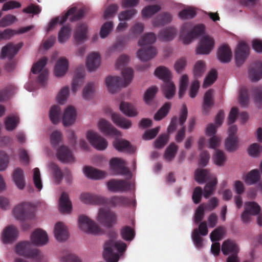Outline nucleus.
Masks as SVG:
<instances>
[{
	"instance_id": "f257e3e1",
	"label": "nucleus",
	"mask_w": 262,
	"mask_h": 262,
	"mask_svg": "<svg viewBox=\"0 0 262 262\" xmlns=\"http://www.w3.org/2000/svg\"><path fill=\"white\" fill-rule=\"evenodd\" d=\"M109 240L105 242L104 247L103 257L107 262H117L119 260V255L114 253V250H117L120 253L125 251L126 245L121 241H116L118 237L117 232L111 230L108 233Z\"/></svg>"
},
{
	"instance_id": "f03ea898",
	"label": "nucleus",
	"mask_w": 262,
	"mask_h": 262,
	"mask_svg": "<svg viewBox=\"0 0 262 262\" xmlns=\"http://www.w3.org/2000/svg\"><path fill=\"white\" fill-rule=\"evenodd\" d=\"M156 39V36L154 33H147L139 40L138 45L142 48L138 51L137 56L141 60L148 61L156 56L157 50L151 46Z\"/></svg>"
},
{
	"instance_id": "7ed1b4c3",
	"label": "nucleus",
	"mask_w": 262,
	"mask_h": 262,
	"mask_svg": "<svg viewBox=\"0 0 262 262\" xmlns=\"http://www.w3.org/2000/svg\"><path fill=\"white\" fill-rule=\"evenodd\" d=\"M123 80L118 76H109L105 79V84L111 93H115L119 88L126 87L132 82L134 71L129 68H124L122 71Z\"/></svg>"
},
{
	"instance_id": "20e7f679",
	"label": "nucleus",
	"mask_w": 262,
	"mask_h": 262,
	"mask_svg": "<svg viewBox=\"0 0 262 262\" xmlns=\"http://www.w3.org/2000/svg\"><path fill=\"white\" fill-rule=\"evenodd\" d=\"M15 252L27 258H31L36 262H47L40 251L37 248H33L32 244L29 241L18 243L15 246Z\"/></svg>"
},
{
	"instance_id": "39448f33",
	"label": "nucleus",
	"mask_w": 262,
	"mask_h": 262,
	"mask_svg": "<svg viewBox=\"0 0 262 262\" xmlns=\"http://www.w3.org/2000/svg\"><path fill=\"white\" fill-rule=\"evenodd\" d=\"M204 30L205 27L203 25L192 27L191 23H185L181 28L180 37L184 44H189L193 39L203 34Z\"/></svg>"
},
{
	"instance_id": "423d86ee",
	"label": "nucleus",
	"mask_w": 262,
	"mask_h": 262,
	"mask_svg": "<svg viewBox=\"0 0 262 262\" xmlns=\"http://www.w3.org/2000/svg\"><path fill=\"white\" fill-rule=\"evenodd\" d=\"M84 16V11L82 9L78 10L76 7H73L70 8L64 15L62 17L60 20L58 17L53 19L49 24L47 32H49L58 23L63 24L65 23L68 18L71 21H76L81 19Z\"/></svg>"
},
{
	"instance_id": "0eeeda50",
	"label": "nucleus",
	"mask_w": 262,
	"mask_h": 262,
	"mask_svg": "<svg viewBox=\"0 0 262 262\" xmlns=\"http://www.w3.org/2000/svg\"><path fill=\"white\" fill-rule=\"evenodd\" d=\"M13 213L17 220H32L35 217V208L31 203L23 202L15 207Z\"/></svg>"
},
{
	"instance_id": "6e6552de",
	"label": "nucleus",
	"mask_w": 262,
	"mask_h": 262,
	"mask_svg": "<svg viewBox=\"0 0 262 262\" xmlns=\"http://www.w3.org/2000/svg\"><path fill=\"white\" fill-rule=\"evenodd\" d=\"M78 226L81 230L88 233L98 234L101 232V229L99 226L84 215L79 216Z\"/></svg>"
},
{
	"instance_id": "1a4fd4ad",
	"label": "nucleus",
	"mask_w": 262,
	"mask_h": 262,
	"mask_svg": "<svg viewBox=\"0 0 262 262\" xmlns=\"http://www.w3.org/2000/svg\"><path fill=\"white\" fill-rule=\"evenodd\" d=\"M97 220L104 226L111 228L117 223V215L110 209L101 208L99 210Z\"/></svg>"
},
{
	"instance_id": "9d476101",
	"label": "nucleus",
	"mask_w": 262,
	"mask_h": 262,
	"mask_svg": "<svg viewBox=\"0 0 262 262\" xmlns=\"http://www.w3.org/2000/svg\"><path fill=\"white\" fill-rule=\"evenodd\" d=\"M126 164L124 160L118 158H112L110 162V168L114 172V175L130 176L131 173L128 168L125 166Z\"/></svg>"
},
{
	"instance_id": "9b49d317",
	"label": "nucleus",
	"mask_w": 262,
	"mask_h": 262,
	"mask_svg": "<svg viewBox=\"0 0 262 262\" xmlns=\"http://www.w3.org/2000/svg\"><path fill=\"white\" fill-rule=\"evenodd\" d=\"M86 138L91 144L98 150H104L107 146L106 140L93 131H88L86 134Z\"/></svg>"
},
{
	"instance_id": "f8f14e48",
	"label": "nucleus",
	"mask_w": 262,
	"mask_h": 262,
	"mask_svg": "<svg viewBox=\"0 0 262 262\" xmlns=\"http://www.w3.org/2000/svg\"><path fill=\"white\" fill-rule=\"evenodd\" d=\"M107 187L111 192H124L130 188V184L124 180L112 179L107 182Z\"/></svg>"
},
{
	"instance_id": "ddd939ff",
	"label": "nucleus",
	"mask_w": 262,
	"mask_h": 262,
	"mask_svg": "<svg viewBox=\"0 0 262 262\" xmlns=\"http://www.w3.org/2000/svg\"><path fill=\"white\" fill-rule=\"evenodd\" d=\"M214 41L211 37L205 35L201 38L199 45L196 48V54L207 55L213 49Z\"/></svg>"
},
{
	"instance_id": "4468645a",
	"label": "nucleus",
	"mask_w": 262,
	"mask_h": 262,
	"mask_svg": "<svg viewBox=\"0 0 262 262\" xmlns=\"http://www.w3.org/2000/svg\"><path fill=\"white\" fill-rule=\"evenodd\" d=\"M188 116V110L186 104H183L180 112L179 123L182 128L178 132L176 136V140L178 142H181L184 139L185 136V126L184 124Z\"/></svg>"
},
{
	"instance_id": "2eb2a0df",
	"label": "nucleus",
	"mask_w": 262,
	"mask_h": 262,
	"mask_svg": "<svg viewBox=\"0 0 262 262\" xmlns=\"http://www.w3.org/2000/svg\"><path fill=\"white\" fill-rule=\"evenodd\" d=\"M249 47L244 42H239L235 52L236 64L238 67L242 65L249 55Z\"/></svg>"
},
{
	"instance_id": "dca6fc26",
	"label": "nucleus",
	"mask_w": 262,
	"mask_h": 262,
	"mask_svg": "<svg viewBox=\"0 0 262 262\" xmlns=\"http://www.w3.org/2000/svg\"><path fill=\"white\" fill-rule=\"evenodd\" d=\"M21 47V43L17 45H14L12 42L7 43L2 49L1 58L4 59L8 57L9 59H13Z\"/></svg>"
},
{
	"instance_id": "f3484780",
	"label": "nucleus",
	"mask_w": 262,
	"mask_h": 262,
	"mask_svg": "<svg viewBox=\"0 0 262 262\" xmlns=\"http://www.w3.org/2000/svg\"><path fill=\"white\" fill-rule=\"evenodd\" d=\"M104 199L105 202L102 205L112 207L129 205L133 203L132 200L122 196H114L110 199L104 197Z\"/></svg>"
},
{
	"instance_id": "a211bd4d",
	"label": "nucleus",
	"mask_w": 262,
	"mask_h": 262,
	"mask_svg": "<svg viewBox=\"0 0 262 262\" xmlns=\"http://www.w3.org/2000/svg\"><path fill=\"white\" fill-rule=\"evenodd\" d=\"M31 241L36 246H43L48 242V236L46 231L38 228L31 235Z\"/></svg>"
},
{
	"instance_id": "6ab92c4d",
	"label": "nucleus",
	"mask_w": 262,
	"mask_h": 262,
	"mask_svg": "<svg viewBox=\"0 0 262 262\" xmlns=\"http://www.w3.org/2000/svg\"><path fill=\"white\" fill-rule=\"evenodd\" d=\"M113 145L119 151L133 154L136 150V148L132 145L128 141L123 139H116L113 142Z\"/></svg>"
},
{
	"instance_id": "aec40b11",
	"label": "nucleus",
	"mask_w": 262,
	"mask_h": 262,
	"mask_svg": "<svg viewBox=\"0 0 262 262\" xmlns=\"http://www.w3.org/2000/svg\"><path fill=\"white\" fill-rule=\"evenodd\" d=\"M18 235L16 228L12 225L6 227L2 233V239L4 244H8L15 240Z\"/></svg>"
},
{
	"instance_id": "412c9836",
	"label": "nucleus",
	"mask_w": 262,
	"mask_h": 262,
	"mask_svg": "<svg viewBox=\"0 0 262 262\" xmlns=\"http://www.w3.org/2000/svg\"><path fill=\"white\" fill-rule=\"evenodd\" d=\"M80 200L85 204H93L102 205L105 202L104 197L91 194L90 193H82L80 195Z\"/></svg>"
},
{
	"instance_id": "4be33fe9",
	"label": "nucleus",
	"mask_w": 262,
	"mask_h": 262,
	"mask_svg": "<svg viewBox=\"0 0 262 262\" xmlns=\"http://www.w3.org/2000/svg\"><path fill=\"white\" fill-rule=\"evenodd\" d=\"M56 156L57 158L63 163H69L74 161V157L71 150L64 145L60 146L57 149Z\"/></svg>"
},
{
	"instance_id": "5701e85b",
	"label": "nucleus",
	"mask_w": 262,
	"mask_h": 262,
	"mask_svg": "<svg viewBox=\"0 0 262 262\" xmlns=\"http://www.w3.org/2000/svg\"><path fill=\"white\" fill-rule=\"evenodd\" d=\"M99 127L101 132L110 136H119L120 133L108 121L101 119L99 122Z\"/></svg>"
},
{
	"instance_id": "b1692460",
	"label": "nucleus",
	"mask_w": 262,
	"mask_h": 262,
	"mask_svg": "<svg viewBox=\"0 0 262 262\" xmlns=\"http://www.w3.org/2000/svg\"><path fill=\"white\" fill-rule=\"evenodd\" d=\"M54 235L58 241H64L67 240L69 234L66 226L61 222H58L54 227Z\"/></svg>"
},
{
	"instance_id": "393cba45",
	"label": "nucleus",
	"mask_w": 262,
	"mask_h": 262,
	"mask_svg": "<svg viewBox=\"0 0 262 262\" xmlns=\"http://www.w3.org/2000/svg\"><path fill=\"white\" fill-rule=\"evenodd\" d=\"M76 111L72 106H69L65 110L62 122L64 126H68L73 124L76 118Z\"/></svg>"
},
{
	"instance_id": "a878e982",
	"label": "nucleus",
	"mask_w": 262,
	"mask_h": 262,
	"mask_svg": "<svg viewBox=\"0 0 262 262\" xmlns=\"http://www.w3.org/2000/svg\"><path fill=\"white\" fill-rule=\"evenodd\" d=\"M249 76L252 81H257L262 78V62H256L249 70Z\"/></svg>"
},
{
	"instance_id": "bb28decb",
	"label": "nucleus",
	"mask_w": 262,
	"mask_h": 262,
	"mask_svg": "<svg viewBox=\"0 0 262 262\" xmlns=\"http://www.w3.org/2000/svg\"><path fill=\"white\" fill-rule=\"evenodd\" d=\"M232 56V51L228 45H223L219 48L217 58L221 62H229L231 61Z\"/></svg>"
},
{
	"instance_id": "cd10ccee",
	"label": "nucleus",
	"mask_w": 262,
	"mask_h": 262,
	"mask_svg": "<svg viewBox=\"0 0 262 262\" xmlns=\"http://www.w3.org/2000/svg\"><path fill=\"white\" fill-rule=\"evenodd\" d=\"M85 175L89 178L95 180L102 179L106 177L107 173L91 166H85L83 169Z\"/></svg>"
},
{
	"instance_id": "c85d7f7f",
	"label": "nucleus",
	"mask_w": 262,
	"mask_h": 262,
	"mask_svg": "<svg viewBox=\"0 0 262 262\" xmlns=\"http://www.w3.org/2000/svg\"><path fill=\"white\" fill-rule=\"evenodd\" d=\"M213 177H215L207 169H197L195 171V180L199 184H203L208 180L210 181Z\"/></svg>"
},
{
	"instance_id": "c756f323",
	"label": "nucleus",
	"mask_w": 262,
	"mask_h": 262,
	"mask_svg": "<svg viewBox=\"0 0 262 262\" xmlns=\"http://www.w3.org/2000/svg\"><path fill=\"white\" fill-rule=\"evenodd\" d=\"M100 63V54L93 52L90 54L87 58L86 65L88 70L93 71L99 67Z\"/></svg>"
},
{
	"instance_id": "7c9ffc66",
	"label": "nucleus",
	"mask_w": 262,
	"mask_h": 262,
	"mask_svg": "<svg viewBox=\"0 0 262 262\" xmlns=\"http://www.w3.org/2000/svg\"><path fill=\"white\" fill-rule=\"evenodd\" d=\"M222 251L225 255H227L229 253H231V255H237L239 249L237 245L234 241L227 239L223 242L222 246Z\"/></svg>"
},
{
	"instance_id": "2f4dec72",
	"label": "nucleus",
	"mask_w": 262,
	"mask_h": 262,
	"mask_svg": "<svg viewBox=\"0 0 262 262\" xmlns=\"http://www.w3.org/2000/svg\"><path fill=\"white\" fill-rule=\"evenodd\" d=\"M69 67L68 60L65 58L58 60L55 66L54 73L57 77H61L67 73Z\"/></svg>"
},
{
	"instance_id": "473e14b6",
	"label": "nucleus",
	"mask_w": 262,
	"mask_h": 262,
	"mask_svg": "<svg viewBox=\"0 0 262 262\" xmlns=\"http://www.w3.org/2000/svg\"><path fill=\"white\" fill-rule=\"evenodd\" d=\"M112 119L116 125L123 129H128L132 126L131 121L119 114L112 113Z\"/></svg>"
},
{
	"instance_id": "72a5a7b5",
	"label": "nucleus",
	"mask_w": 262,
	"mask_h": 262,
	"mask_svg": "<svg viewBox=\"0 0 262 262\" xmlns=\"http://www.w3.org/2000/svg\"><path fill=\"white\" fill-rule=\"evenodd\" d=\"M59 210L62 213H69L72 209V203L68 194L62 192L59 199Z\"/></svg>"
},
{
	"instance_id": "f704fd0d",
	"label": "nucleus",
	"mask_w": 262,
	"mask_h": 262,
	"mask_svg": "<svg viewBox=\"0 0 262 262\" xmlns=\"http://www.w3.org/2000/svg\"><path fill=\"white\" fill-rule=\"evenodd\" d=\"M88 26L84 23L78 24L74 34V38L76 41H81L86 38Z\"/></svg>"
},
{
	"instance_id": "c9c22d12",
	"label": "nucleus",
	"mask_w": 262,
	"mask_h": 262,
	"mask_svg": "<svg viewBox=\"0 0 262 262\" xmlns=\"http://www.w3.org/2000/svg\"><path fill=\"white\" fill-rule=\"evenodd\" d=\"M84 76V71L83 69H77L72 83V90L75 93L78 89L82 84Z\"/></svg>"
},
{
	"instance_id": "e433bc0d",
	"label": "nucleus",
	"mask_w": 262,
	"mask_h": 262,
	"mask_svg": "<svg viewBox=\"0 0 262 262\" xmlns=\"http://www.w3.org/2000/svg\"><path fill=\"white\" fill-rule=\"evenodd\" d=\"M177 33L176 29L173 27H168L161 30L159 34V40L164 41L172 40Z\"/></svg>"
},
{
	"instance_id": "4c0bfd02",
	"label": "nucleus",
	"mask_w": 262,
	"mask_h": 262,
	"mask_svg": "<svg viewBox=\"0 0 262 262\" xmlns=\"http://www.w3.org/2000/svg\"><path fill=\"white\" fill-rule=\"evenodd\" d=\"M172 20V17L170 13L163 12L159 14L153 20L152 24L155 27L164 26L169 23Z\"/></svg>"
},
{
	"instance_id": "58836bf2",
	"label": "nucleus",
	"mask_w": 262,
	"mask_h": 262,
	"mask_svg": "<svg viewBox=\"0 0 262 262\" xmlns=\"http://www.w3.org/2000/svg\"><path fill=\"white\" fill-rule=\"evenodd\" d=\"M12 177L17 187L20 189H23L25 186L23 170L20 168H17L14 171Z\"/></svg>"
},
{
	"instance_id": "ea45409f",
	"label": "nucleus",
	"mask_w": 262,
	"mask_h": 262,
	"mask_svg": "<svg viewBox=\"0 0 262 262\" xmlns=\"http://www.w3.org/2000/svg\"><path fill=\"white\" fill-rule=\"evenodd\" d=\"M120 110L124 115L128 117H135L138 114L136 108L128 102H122L120 104Z\"/></svg>"
},
{
	"instance_id": "a19ab883",
	"label": "nucleus",
	"mask_w": 262,
	"mask_h": 262,
	"mask_svg": "<svg viewBox=\"0 0 262 262\" xmlns=\"http://www.w3.org/2000/svg\"><path fill=\"white\" fill-rule=\"evenodd\" d=\"M155 75L163 80L164 82L171 80V73L169 70L165 67L160 66L155 71Z\"/></svg>"
},
{
	"instance_id": "79ce46f5",
	"label": "nucleus",
	"mask_w": 262,
	"mask_h": 262,
	"mask_svg": "<svg viewBox=\"0 0 262 262\" xmlns=\"http://www.w3.org/2000/svg\"><path fill=\"white\" fill-rule=\"evenodd\" d=\"M260 178L259 171L255 169L249 172L244 177V180L248 185H253L257 183Z\"/></svg>"
},
{
	"instance_id": "37998d69",
	"label": "nucleus",
	"mask_w": 262,
	"mask_h": 262,
	"mask_svg": "<svg viewBox=\"0 0 262 262\" xmlns=\"http://www.w3.org/2000/svg\"><path fill=\"white\" fill-rule=\"evenodd\" d=\"M162 90L165 97L167 99L171 98L174 95L176 92V86L171 81L164 82Z\"/></svg>"
},
{
	"instance_id": "c03bdc74",
	"label": "nucleus",
	"mask_w": 262,
	"mask_h": 262,
	"mask_svg": "<svg viewBox=\"0 0 262 262\" xmlns=\"http://www.w3.org/2000/svg\"><path fill=\"white\" fill-rule=\"evenodd\" d=\"M61 115V108L58 105L52 106L50 110L49 117L51 121L54 124L58 123Z\"/></svg>"
},
{
	"instance_id": "a18cd8bd",
	"label": "nucleus",
	"mask_w": 262,
	"mask_h": 262,
	"mask_svg": "<svg viewBox=\"0 0 262 262\" xmlns=\"http://www.w3.org/2000/svg\"><path fill=\"white\" fill-rule=\"evenodd\" d=\"M212 95L213 90L211 89L208 90L205 94L203 110V112L205 113L208 112L209 108L213 104Z\"/></svg>"
},
{
	"instance_id": "49530a36",
	"label": "nucleus",
	"mask_w": 262,
	"mask_h": 262,
	"mask_svg": "<svg viewBox=\"0 0 262 262\" xmlns=\"http://www.w3.org/2000/svg\"><path fill=\"white\" fill-rule=\"evenodd\" d=\"M217 181L216 177H213L212 179L210 180L204 187V196L207 199L212 194L213 192L215 189V186L217 184Z\"/></svg>"
},
{
	"instance_id": "de8ad7c7",
	"label": "nucleus",
	"mask_w": 262,
	"mask_h": 262,
	"mask_svg": "<svg viewBox=\"0 0 262 262\" xmlns=\"http://www.w3.org/2000/svg\"><path fill=\"white\" fill-rule=\"evenodd\" d=\"M178 147L174 143H170L166 148L164 154V158L167 161H172L175 157Z\"/></svg>"
},
{
	"instance_id": "09e8293b",
	"label": "nucleus",
	"mask_w": 262,
	"mask_h": 262,
	"mask_svg": "<svg viewBox=\"0 0 262 262\" xmlns=\"http://www.w3.org/2000/svg\"><path fill=\"white\" fill-rule=\"evenodd\" d=\"M71 29L70 25H66L61 28L58 33V41L61 43H64L70 37Z\"/></svg>"
},
{
	"instance_id": "8fccbe9b",
	"label": "nucleus",
	"mask_w": 262,
	"mask_h": 262,
	"mask_svg": "<svg viewBox=\"0 0 262 262\" xmlns=\"http://www.w3.org/2000/svg\"><path fill=\"white\" fill-rule=\"evenodd\" d=\"M157 92L158 88L156 86L149 88L144 95V100L145 103L148 105L151 104Z\"/></svg>"
},
{
	"instance_id": "3c124183",
	"label": "nucleus",
	"mask_w": 262,
	"mask_h": 262,
	"mask_svg": "<svg viewBox=\"0 0 262 262\" xmlns=\"http://www.w3.org/2000/svg\"><path fill=\"white\" fill-rule=\"evenodd\" d=\"M161 10V7L158 5H149L143 9L142 15L144 17H151Z\"/></svg>"
},
{
	"instance_id": "603ef678",
	"label": "nucleus",
	"mask_w": 262,
	"mask_h": 262,
	"mask_svg": "<svg viewBox=\"0 0 262 262\" xmlns=\"http://www.w3.org/2000/svg\"><path fill=\"white\" fill-rule=\"evenodd\" d=\"M120 233L122 238L126 241L133 240L135 235L134 230L128 226L123 227L121 230Z\"/></svg>"
},
{
	"instance_id": "864d4df0",
	"label": "nucleus",
	"mask_w": 262,
	"mask_h": 262,
	"mask_svg": "<svg viewBox=\"0 0 262 262\" xmlns=\"http://www.w3.org/2000/svg\"><path fill=\"white\" fill-rule=\"evenodd\" d=\"M170 107L171 105L169 103H165L164 105L155 114L154 117V119L156 121H160L164 118L168 114L170 109Z\"/></svg>"
},
{
	"instance_id": "5fc2aeb1",
	"label": "nucleus",
	"mask_w": 262,
	"mask_h": 262,
	"mask_svg": "<svg viewBox=\"0 0 262 262\" xmlns=\"http://www.w3.org/2000/svg\"><path fill=\"white\" fill-rule=\"evenodd\" d=\"M144 29V25L142 23H135L130 29L129 35L132 38L137 37Z\"/></svg>"
},
{
	"instance_id": "6e6d98bb",
	"label": "nucleus",
	"mask_w": 262,
	"mask_h": 262,
	"mask_svg": "<svg viewBox=\"0 0 262 262\" xmlns=\"http://www.w3.org/2000/svg\"><path fill=\"white\" fill-rule=\"evenodd\" d=\"M19 123V118L17 116L8 117L5 120V126L7 130L11 131L14 129Z\"/></svg>"
},
{
	"instance_id": "4d7b16f0",
	"label": "nucleus",
	"mask_w": 262,
	"mask_h": 262,
	"mask_svg": "<svg viewBox=\"0 0 262 262\" xmlns=\"http://www.w3.org/2000/svg\"><path fill=\"white\" fill-rule=\"evenodd\" d=\"M137 11L134 8L121 11L118 15L120 21L128 20L134 17L137 14Z\"/></svg>"
},
{
	"instance_id": "13d9d810",
	"label": "nucleus",
	"mask_w": 262,
	"mask_h": 262,
	"mask_svg": "<svg viewBox=\"0 0 262 262\" xmlns=\"http://www.w3.org/2000/svg\"><path fill=\"white\" fill-rule=\"evenodd\" d=\"M245 209L249 212L251 215H256L259 213L260 207L256 202H248L245 203Z\"/></svg>"
},
{
	"instance_id": "bf43d9fd",
	"label": "nucleus",
	"mask_w": 262,
	"mask_h": 262,
	"mask_svg": "<svg viewBox=\"0 0 262 262\" xmlns=\"http://www.w3.org/2000/svg\"><path fill=\"white\" fill-rule=\"evenodd\" d=\"M217 71L214 69H212L204 79L203 84V88H206L212 84L217 79Z\"/></svg>"
},
{
	"instance_id": "052dcab7",
	"label": "nucleus",
	"mask_w": 262,
	"mask_h": 262,
	"mask_svg": "<svg viewBox=\"0 0 262 262\" xmlns=\"http://www.w3.org/2000/svg\"><path fill=\"white\" fill-rule=\"evenodd\" d=\"M50 167L52 170L55 181L57 184H59L62 181L64 173H63L60 168L54 163L50 164Z\"/></svg>"
},
{
	"instance_id": "680f3d73",
	"label": "nucleus",
	"mask_w": 262,
	"mask_h": 262,
	"mask_svg": "<svg viewBox=\"0 0 262 262\" xmlns=\"http://www.w3.org/2000/svg\"><path fill=\"white\" fill-rule=\"evenodd\" d=\"M205 64L202 60L198 61L194 65L193 73L195 78L200 77L205 71Z\"/></svg>"
},
{
	"instance_id": "e2e57ef3",
	"label": "nucleus",
	"mask_w": 262,
	"mask_h": 262,
	"mask_svg": "<svg viewBox=\"0 0 262 262\" xmlns=\"http://www.w3.org/2000/svg\"><path fill=\"white\" fill-rule=\"evenodd\" d=\"M237 138L228 137L225 141L226 150L230 152L236 150L237 148Z\"/></svg>"
},
{
	"instance_id": "0e129e2a",
	"label": "nucleus",
	"mask_w": 262,
	"mask_h": 262,
	"mask_svg": "<svg viewBox=\"0 0 262 262\" xmlns=\"http://www.w3.org/2000/svg\"><path fill=\"white\" fill-rule=\"evenodd\" d=\"M16 88L13 85H10L0 92V102L5 101L9 98L11 95H12L15 91Z\"/></svg>"
},
{
	"instance_id": "69168bd1",
	"label": "nucleus",
	"mask_w": 262,
	"mask_h": 262,
	"mask_svg": "<svg viewBox=\"0 0 262 262\" xmlns=\"http://www.w3.org/2000/svg\"><path fill=\"white\" fill-rule=\"evenodd\" d=\"M47 58L43 57L34 64L31 68V72L33 74H37L40 72L47 64Z\"/></svg>"
},
{
	"instance_id": "338daca9",
	"label": "nucleus",
	"mask_w": 262,
	"mask_h": 262,
	"mask_svg": "<svg viewBox=\"0 0 262 262\" xmlns=\"http://www.w3.org/2000/svg\"><path fill=\"white\" fill-rule=\"evenodd\" d=\"M178 15L182 19H191L196 15V12L193 9L189 8L180 11Z\"/></svg>"
},
{
	"instance_id": "774afa93",
	"label": "nucleus",
	"mask_w": 262,
	"mask_h": 262,
	"mask_svg": "<svg viewBox=\"0 0 262 262\" xmlns=\"http://www.w3.org/2000/svg\"><path fill=\"white\" fill-rule=\"evenodd\" d=\"M226 158L224 152L220 150H216L215 154L213 156L214 163L217 166H221L224 165Z\"/></svg>"
}]
</instances>
